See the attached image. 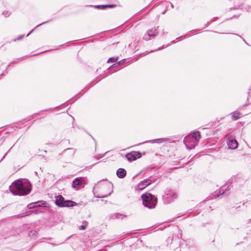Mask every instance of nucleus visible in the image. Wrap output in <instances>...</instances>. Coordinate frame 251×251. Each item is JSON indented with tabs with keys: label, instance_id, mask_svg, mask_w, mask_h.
Here are the masks:
<instances>
[{
	"label": "nucleus",
	"instance_id": "f257e3e1",
	"mask_svg": "<svg viewBox=\"0 0 251 251\" xmlns=\"http://www.w3.org/2000/svg\"><path fill=\"white\" fill-rule=\"evenodd\" d=\"M10 192L14 195L26 196L31 190V184L19 179L15 180L9 186Z\"/></svg>",
	"mask_w": 251,
	"mask_h": 251
},
{
	"label": "nucleus",
	"instance_id": "f03ea898",
	"mask_svg": "<svg viewBox=\"0 0 251 251\" xmlns=\"http://www.w3.org/2000/svg\"><path fill=\"white\" fill-rule=\"evenodd\" d=\"M201 137L200 132L197 131L186 136L183 140V142L187 149L191 150L198 145Z\"/></svg>",
	"mask_w": 251,
	"mask_h": 251
},
{
	"label": "nucleus",
	"instance_id": "7ed1b4c3",
	"mask_svg": "<svg viewBox=\"0 0 251 251\" xmlns=\"http://www.w3.org/2000/svg\"><path fill=\"white\" fill-rule=\"evenodd\" d=\"M143 205L150 209L154 208L157 202V199L151 193H146L142 195Z\"/></svg>",
	"mask_w": 251,
	"mask_h": 251
},
{
	"label": "nucleus",
	"instance_id": "20e7f679",
	"mask_svg": "<svg viewBox=\"0 0 251 251\" xmlns=\"http://www.w3.org/2000/svg\"><path fill=\"white\" fill-rule=\"evenodd\" d=\"M178 194L175 190L167 188L162 195V200L164 203L170 204L176 200Z\"/></svg>",
	"mask_w": 251,
	"mask_h": 251
},
{
	"label": "nucleus",
	"instance_id": "39448f33",
	"mask_svg": "<svg viewBox=\"0 0 251 251\" xmlns=\"http://www.w3.org/2000/svg\"><path fill=\"white\" fill-rule=\"evenodd\" d=\"M158 34V32L157 28H151L149 29L147 31V32L144 34L143 38L146 41H148L151 40V38H154V37L157 36Z\"/></svg>",
	"mask_w": 251,
	"mask_h": 251
},
{
	"label": "nucleus",
	"instance_id": "423d86ee",
	"mask_svg": "<svg viewBox=\"0 0 251 251\" xmlns=\"http://www.w3.org/2000/svg\"><path fill=\"white\" fill-rule=\"evenodd\" d=\"M142 156L141 153L138 151H133L128 153L126 155L127 159L129 161H132L138 158H141Z\"/></svg>",
	"mask_w": 251,
	"mask_h": 251
},
{
	"label": "nucleus",
	"instance_id": "0eeeda50",
	"mask_svg": "<svg viewBox=\"0 0 251 251\" xmlns=\"http://www.w3.org/2000/svg\"><path fill=\"white\" fill-rule=\"evenodd\" d=\"M152 182H154V180L151 179V177H150L140 182L137 185V189L139 190H142L147 186L150 185Z\"/></svg>",
	"mask_w": 251,
	"mask_h": 251
},
{
	"label": "nucleus",
	"instance_id": "6e6552de",
	"mask_svg": "<svg viewBox=\"0 0 251 251\" xmlns=\"http://www.w3.org/2000/svg\"><path fill=\"white\" fill-rule=\"evenodd\" d=\"M46 204V202L43 201H38L34 202H32L28 204L27 206V208L29 209L34 208L37 207H45Z\"/></svg>",
	"mask_w": 251,
	"mask_h": 251
},
{
	"label": "nucleus",
	"instance_id": "1a4fd4ad",
	"mask_svg": "<svg viewBox=\"0 0 251 251\" xmlns=\"http://www.w3.org/2000/svg\"><path fill=\"white\" fill-rule=\"evenodd\" d=\"M171 139L170 138H158L153 139L151 140L146 141L143 143H157V144H161L163 142H171Z\"/></svg>",
	"mask_w": 251,
	"mask_h": 251
},
{
	"label": "nucleus",
	"instance_id": "9d476101",
	"mask_svg": "<svg viewBox=\"0 0 251 251\" xmlns=\"http://www.w3.org/2000/svg\"><path fill=\"white\" fill-rule=\"evenodd\" d=\"M82 184V178L78 177L75 178L72 183V187L75 189H77Z\"/></svg>",
	"mask_w": 251,
	"mask_h": 251
},
{
	"label": "nucleus",
	"instance_id": "9b49d317",
	"mask_svg": "<svg viewBox=\"0 0 251 251\" xmlns=\"http://www.w3.org/2000/svg\"><path fill=\"white\" fill-rule=\"evenodd\" d=\"M64 201V198L62 195H58L55 197V204L59 207H61L62 206H64V205L63 204Z\"/></svg>",
	"mask_w": 251,
	"mask_h": 251
},
{
	"label": "nucleus",
	"instance_id": "f8f14e48",
	"mask_svg": "<svg viewBox=\"0 0 251 251\" xmlns=\"http://www.w3.org/2000/svg\"><path fill=\"white\" fill-rule=\"evenodd\" d=\"M228 148L230 149H235L238 147V143L235 139H231L227 142Z\"/></svg>",
	"mask_w": 251,
	"mask_h": 251
},
{
	"label": "nucleus",
	"instance_id": "ddd939ff",
	"mask_svg": "<svg viewBox=\"0 0 251 251\" xmlns=\"http://www.w3.org/2000/svg\"><path fill=\"white\" fill-rule=\"evenodd\" d=\"M117 176L120 178H124L126 175V170L123 168H120L116 172Z\"/></svg>",
	"mask_w": 251,
	"mask_h": 251
},
{
	"label": "nucleus",
	"instance_id": "4468645a",
	"mask_svg": "<svg viewBox=\"0 0 251 251\" xmlns=\"http://www.w3.org/2000/svg\"><path fill=\"white\" fill-rule=\"evenodd\" d=\"M63 204L64 205V206H62V207H73L75 205L76 203L75 202L71 200H65Z\"/></svg>",
	"mask_w": 251,
	"mask_h": 251
},
{
	"label": "nucleus",
	"instance_id": "2eb2a0df",
	"mask_svg": "<svg viewBox=\"0 0 251 251\" xmlns=\"http://www.w3.org/2000/svg\"><path fill=\"white\" fill-rule=\"evenodd\" d=\"M241 113L238 112H233L232 113V119L233 120H237L240 118Z\"/></svg>",
	"mask_w": 251,
	"mask_h": 251
},
{
	"label": "nucleus",
	"instance_id": "dca6fc26",
	"mask_svg": "<svg viewBox=\"0 0 251 251\" xmlns=\"http://www.w3.org/2000/svg\"><path fill=\"white\" fill-rule=\"evenodd\" d=\"M125 61H126V59H123V60L119 61L118 62L113 64L112 66H111L108 68V69H112L113 68H115L116 67H117V66H119L120 65H121L122 64L124 63Z\"/></svg>",
	"mask_w": 251,
	"mask_h": 251
},
{
	"label": "nucleus",
	"instance_id": "f3484780",
	"mask_svg": "<svg viewBox=\"0 0 251 251\" xmlns=\"http://www.w3.org/2000/svg\"><path fill=\"white\" fill-rule=\"evenodd\" d=\"M67 151H70V153L73 155L75 153L76 150L74 148H68L64 150L63 152H65Z\"/></svg>",
	"mask_w": 251,
	"mask_h": 251
},
{
	"label": "nucleus",
	"instance_id": "a211bd4d",
	"mask_svg": "<svg viewBox=\"0 0 251 251\" xmlns=\"http://www.w3.org/2000/svg\"><path fill=\"white\" fill-rule=\"evenodd\" d=\"M82 224L83 225L79 227L80 230H85L88 224V222L86 221H84Z\"/></svg>",
	"mask_w": 251,
	"mask_h": 251
},
{
	"label": "nucleus",
	"instance_id": "6ab92c4d",
	"mask_svg": "<svg viewBox=\"0 0 251 251\" xmlns=\"http://www.w3.org/2000/svg\"><path fill=\"white\" fill-rule=\"evenodd\" d=\"M118 60V57H111L108 59V63H114Z\"/></svg>",
	"mask_w": 251,
	"mask_h": 251
},
{
	"label": "nucleus",
	"instance_id": "aec40b11",
	"mask_svg": "<svg viewBox=\"0 0 251 251\" xmlns=\"http://www.w3.org/2000/svg\"><path fill=\"white\" fill-rule=\"evenodd\" d=\"M49 22H50V21H47V22H43V23H41V24H40L38 25H37V26H36L35 28H34L33 29H32L31 31H30V32L27 34V36H29V35H30V34H31V33L33 31V30H34L36 27H38V26H40V25H44V24H46V23H49Z\"/></svg>",
	"mask_w": 251,
	"mask_h": 251
},
{
	"label": "nucleus",
	"instance_id": "412c9836",
	"mask_svg": "<svg viewBox=\"0 0 251 251\" xmlns=\"http://www.w3.org/2000/svg\"><path fill=\"white\" fill-rule=\"evenodd\" d=\"M227 189V188H226V186H223L221 187L220 190V193L222 195L224 194L225 191Z\"/></svg>",
	"mask_w": 251,
	"mask_h": 251
},
{
	"label": "nucleus",
	"instance_id": "4be33fe9",
	"mask_svg": "<svg viewBox=\"0 0 251 251\" xmlns=\"http://www.w3.org/2000/svg\"><path fill=\"white\" fill-rule=\"evenodd\" d=\"M95 7L98 9H104L106 8V5H98L95 6Z\"/></svg>",
	"mask_w": 251,
	"mask_h": 251
},
{
	"label": "nucleus",
	"instance_id": "5701e85b",
	"mask_svg": "<svg viewBox=\"0 0 251 251\" xmlns=\"http://www.w3.org/2000/svg\"><path fill=\"white\" fill-rule=\"evenodd\" d=\"M11 14V13L8 11H4L2 12V15L5 17H9Z\"/></svg>",
	"mask_w": 251,
	"mask_h": 251
},
{
	"label": "nucleus",
	"instance_id": "b1692460",
	"mask_svg": "<svg viewBox=\"0 0 251 251\" xmlns=\"http://www.w3.org/2000/svg\"><path fill=\"white\" fill-rule=\"evenodd\" d=\"M117 216H118V213H117L112 214L109 215V218L111 219H117Z\"/></svg>",
	"mask_w": 251,
	"mask_h": 251
},
{
	"label": "nucleus",
	"instance_id": "393cba45",
	"mask_svg": "<svg viewBox=\"0 0 251 251\" xmlns=\"http://www.w3.org/2000/svg\"><path fill=\"white\" fill-rule=\"evenodd\" d=\"M104 154H98L95 156V158L97 159H99L100 158H102L104 156Z\"/></svg>",
	"mask_w": 251,
	"mask_h": 251
},
{
	"label": "nucleus",
	"instance_id": "a878e982",
	"mask_svg": "<svg viewBox=\"0 0 251 251\" xmlns=\"http://www.w3.org/2000/svg\"><path fill=\"white\" fill-rule=\"evenodd\" d=\"M125 217H126V216L125 215H124L123 214L118 213V216H117V219H123V218Z\"/></svg>",
	"mask_w": 251,
	"mask_h": 251
},
{
	"label": "nucleus",
	"instance_id": "bb28decb",
	"mask_svg": "<svg viewBox=\"0 0 251 251\" xmlns=\"http://www.w3.org/2000/svg\"><path fill=\"white\" fill-rule=\"evenodd\" d=\"M110 194H111V193H109L108 194H107V195L97 196V197H98V198H106V197H107L108 196H110Z\"/></svg>",
	"mask_w": 251,
	"mask_h": 251
},
{
	"label": "nucleus",
	"instance_id": "cd10ccee",
	"mask_svg": "<svg viewBox=\"0 0 251 251\" xmlns=\"http://www.w3.org/2000/svg\"><path fill=\"white\" fill-rule=\"evenodd\" d=\"M116 6L115 4H107L106 5V8H114Z\"/></svg>",
	"mask_w": 251,
	"mask_h": 251
},
{
	"label": "nucleus",
	"instance_id": "c85d7f7f",
	"mask_svg": "<svg viewBox=\"0 0 251 251\" xmlns=\"http://www.w3.org/2000/svg\"><path fill=\"white\" fill-rule=\"evenodd\" d=\"M24 37V35H20L19 36V37L17 38V40H20L21 39H22L23 38V37Z\"/></svg>",
	"mask_w": 251,
	"mask_h": 251
},
{
	"label": "nucleus",
	"instance_id": "c756f323",
	"mask_svg": "<svg viewBox=\"0 0 251 251\" xmlns=\"http://www.w3.org/2000/svg\"><path fill=\"white\" fill-rule=\"evenodd\" d=\"M164 48H165L164 46H163L162 48H158L157 50H155V51L159 50H161L162 49H163ZM154 51H155V50L151 51L150 52H152Z\"/></svg>",
	"mask_w": 251,
	"mask_h": 251
},
{
	"label": "nucleus",
	"instance_id": "7c9ffc66",
	"mask_svg": "<svg viewBox=\"0 0 251 251\" xmlns=\"http://www.w3.org/2000/svg\"><path fill=\"white\" fill-rule=\"evenodd\" d=\"M16 62H17L16 61H14V62H11V63H10V64L7 66V68H6V69L5 71H6V70H7V68H8V67L11 65V64H13V63H16Z\"/></svg>",
	"mask_w": 251,
	"mask_h": 251
},
{
	"label": "nucleus",
	"instance_id": "2f4dec72",
	"mask_svg": "<svg viewBox=\"0 0 251 251\" xmlns=\"http://www.w3.org/2000/svg\"><path fill=\"white\" fill-rule=\"evenodd\" d=\"M217 19V17H214V18H213L210 20V22H214L215 21H216Z\"/></svg>",
	"mask_w": 251,
	"mask_h": 251
},
{
	"label": "nucleus",
	"instance_id": "473e14b6",
	"mask_svg": "<svg viewBox=\"0 0 251 251\" xmlns=\"http://www.w3.org/2000/svg\"><path fill=\"white\" fill-rule=\"evenodd\" d=\"M30 214H31V213H37L35 210H32V211H30V212H28Z\"/></svg>",
	"mask_w": 251,
	"mask_h": 251
},
{
	"label": "nucleus",
	"instance_id": "72a5a7b5",
	"mask_svg": "<svg viewBox=\"0 0 251 251\" xmlns=\"http://www.w3.org/2000/svg\"><path fill=\"white\" fill-rule=\"evenodd\" d=\"M172 43H175L176 42H175V40H173V41L171 42Z\"/></svg>",
	"mask_w": 251,
	"mask_h": 251
},
{
	"label": "nucleus",
	"instance_id": "f704fd0d",
	"mask_svg": "<svg viewBox=\"0 0 251 251\" xmlns=\"http://www.w3.org/2000/svg\"><path fill=\"white\" fill-rule=\"evenodd\" d=\"M169 46H170V44H168L165 47H167Z\"/></svg>",
	"mask_w": 251,
	"mask_h": 251
},
{
	"label": "nucleus",
	"instance_id": "c9c22d12",
	"mask_svg": "<svg viewBox=\"0 0 251 251\" xmlns=\"http://www.w3.org/2000/svg\"><path fill=\"white\" fill-rule=\"evenodd\" d=\"M237 8H238V7H234L233 9H237Z\"/></svg>",
	"mask_w": 251,
	"mask_h": 251
},
{
	"label": "nucleus",
	"instance_id": "e433bc0d",
	"mask_svg": "<svg viewBox=\"0 0 251 251\" xmlns=\"http://www.w3.org/2000/svg\"><path fill=\"white\" fill-rule=\"evenodd\" d=\"M235 35H236V34ZM236 35L240 36L239 34H236Z\"/></svg>",
	"mask_w": 251,
	"mask_h": 251
},
{
	"label": "nucleus",
	"instance_id": "4c0bfd02",
	"mask_svg": "<svg viewBox=\"0 0 251 251\" xmlns=\"http://www.w3.org/2000/svg\"><path fill=\"white\" fill-rule=\"evenodd\" d=\"M244 42H245L247 44L246 41L245 40H244Z\"/></svg>",
	"mask_w": 251,
	"mask_h": 251
}]
</instances>
